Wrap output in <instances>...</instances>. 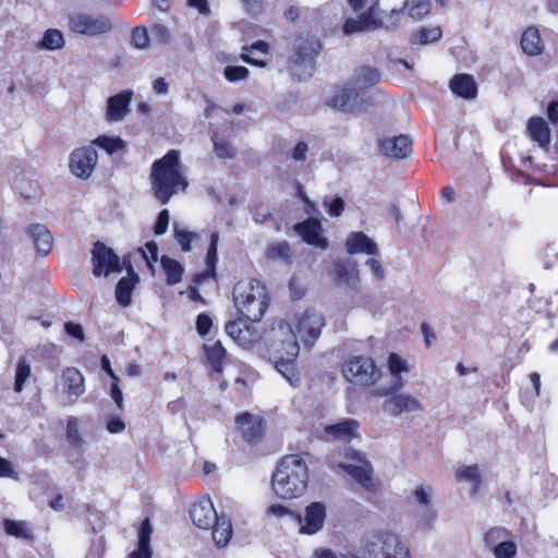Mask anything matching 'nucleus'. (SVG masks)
<instances>
[{"mask_svg": "<svg viewBox=\"0 0 558 558\" xmlns=\"http://www.w3.org/2000/svg\"><path fill=\"white\" fill-rule=\"evenodd\" d=\"M325 326L324 316L316 310H306L298 318L296 330L284 323L279 322L277 327L270 330L269 354L270 361L278 373H280L291 386H299L301 377L295 368V359L300 352L296 335L302 339L304 345L312 348L319 338L322 328Z\"/></svg>", "mask_w": 558, "mask_h": 558, "instance_id": "1", "label": "nucleus"}, {"mask_svg": "<svg viewBox=\"0 0 558 558\" xmlns=\"http://www.w3.org/2000/svg\"><path fill=\"white\" fill-rule=\"evenodd\" d=\"M151 190L155 197L166 205L170 198L187 187V181L181 173L179 151L169 150L154 161L150 172Z\"/></svg>", "mask_w": 558, "mask_h": 558, "instance_id": "2", "label": "nucleus"}, {"mask_svg": "<svg viewBox=\"0 0 558 558\" xmlns=\"http://www.w3.org/2000/svg\"><path fill=\"white\" fill-rule=\"evenodd\" d=\"M308 483V469L305 461L296 456H287L272 475V489L282 499L302 496Z\"/></svg>", "mask_w": 558, "mask_h": 558, "instance_id": "3", "label": "nucleus"}, {"mask_svg": "<svg viewBox=\"0 0 558 558\" xmlns=\"http://www.w3.org/2000/svg\"><path fill=\"white\" fill-rule=\"evenodd\" d=\"M233 301L239 313L246 322H259L268 305L266 287L255 279L240 280L233 287Z\"/></svg>", "mask_w": 558, "mask_h": 558, "instance_id": "4", "label": "nucleus"}, {"mask_svg": "<svg viewBox=\"0 0 558 558\" xmlns=\"http://www.w3.org/2000/svg\"><path fill=\"white\" fill-rule=\"evenodd\" d=\"M352 558H411V555L397 534L380 532L364 537Z\"/></svg>", "mask_w": 558, "mask_h": 558, "instance_id": "5", "label": "nucleus"}, {"mask_svg": "<svg viewBox=\"0 0 558 558\" xmlns=\"http://www.w3.org/2000/svg\"><path fill=\"white\" fill-rule=\"evenodd\" d=\"M319 50L320 44L314 37L298 39L288 60L290 74L298 81L310 78L315 70V58Z\"/></svg>", "mask_w": 558, "mask_h": 558, "instance_id": "6", "label": "nucleus"}, {"mask_svg": "<svg viewBox=\"0 0 558 558\" xmlns=\"http://www.w3.org/2000/svg\"><path fill=\"white\" fill-rule=\"evenodd\" d=\"M344 379L357 387L374 386L381 377V372L372 357L355 355L347 359L341 367Z\"/></svg>", "mask_w": 558, "mask_h": 558, "instance_id": "7", "label": "nucleus"}, {"mask_svg": "<svg viewBox=\"0 0 558 558\" xmlns=\"http://www.w3.org/2000/svg\"><path fill=\"white\" fill-rule=\"evenodd\" d=\"M69 28L77 34L95 37L112 29L110 16L87 12H74L69 15Z\"/></svg>", "mask_w": 558, "mask_h": 558, "instance_id": "8", "label": "nucleus"}, {"mask_svg": "<svg viewBox=\"0 0 558 558\" xmlns=\"http://www.w3.org/2000/svg\"><path fill=\"white\" fill-rule=\"evenodd\" d=\"M333 463L342 471L351 475L366 490L374 489L372 477V465L366 461L360 452L348 448L344 450V458Z\"/></svg>", "mask_w": 558, "mask_h": 558, "instance_id": "9", "label": "nucleus"}, {"mask_svg": "<svg viewBox=\"0 0 558 558\" xmlns=\"http://www.w3.org/2000/svg\"><path fill=\"white\" fill-rule=\"evenodd\" d=\"M93 274L97 277H108L112 272H121L124 267L131 264L129 257L124 256L122 262L116 253L102 242H96L92 251Z\"/></svg>", "mask_w": 558, "mask_h": 558, "instance_id": "10", "label": "nucleus"}, {"mask_svg": "<svg viewBox=\"0 0 558 558\" xmlns=\"http://www.w3.org/2000/svg\"><path fill=\"white\" fill-rule=\"evenodd\" d=\"M326 506L320 501H314L307 505L304 513H295L293 522L299 526V533L304 535H315L325 526Z\"/></svg>", "mask_w": 558, "mask_h": 558, "instance_id": "11", "label": "nucleus"}, {"mask_svg": "<svg viewBox=\"0 0 558 558\" xmlns=\"http://www.w3.org/2000/svg\"><path fill=\"white\" fill-rule=\"evenodd\" d=\"M393 26L395 22L384 23L383 19L377 16V7H371L364 14L355 19H347L342 29L345 35H351L354 33L372 32L379 27L390 28Z\"/></svg>", "mask_w": 558, "mask_h": 558, "instance_id": "12", "label": "nucleus"}, {"mask_svg": "<svg viewBox=\"0 0 558 558\" xmlns=\"http://www.w3.org/2000/svg\"><path fill=\"white\" fill-rule=\"evenodd\" d=\"M98 161L97 150L93 146L76 148L70 156V170L81 179H88Z\"/></svg>", "mask_w": 558, "mask_h": 558, "instance_id": "13", "label": "nucleus"}, {"mask_svg": "<svg viewBox=\"0 0 558 558\" xmlns=\"http://www.w3.org/2000/svg\"><path fill=\"white\" fill-rule=\"evenodd\" d=\"M388 367L393 379L389 385L376 388L373 391V395L376 397L390 396V393L398 392L403 387V380L400 377V374L409 371L407 361L397 353H390L388 357Z\"/></svg>", "mask_w": 558, "mask_h": 558, "instance_id": "14", "label": "nucleus"}, {"mask_svg": "<svg viewBox=\"0 0 558 558\" xmlns=\"http://www.w3.org/2000/svg\"><path fill=\"white\" fill-rule=\"evenodd\" d=\"M218 513L209 498H202L195 501L190 508V517L198 529L209 530L218 520Z\"/></svg>", "mask_w": 558, "mask_h": 558, "instance_id": "15", "label": "nucleus"}, {"mask_svg": "<svg viewBox=\"0 0 558 558\" xmlns=\"http://www.w3.org/2000/svg\"><path fill=\"white\" fill-rule=\"evenodd\" d=\"M383 403V410L393 416H398L404 412H416L423 410L421 402L409 393H391Z\"/></svg>", "mask_w": 558, "mask_h": 558, "instance_id": "16", "label": "nucleus"}, {"mask_svg": "<svg viewBox=\"0 0 558 558\" xmlns=\"http://www.w3.org/2000/svg\"><path fill=\"white\" fill-rule=\"evenodd\" d=\"M331 105L339 110L354 112L365 109L367 101L364 92L344 88L332 98Z\"/></svg>", "mask_w": 558, "mask_h": 558, "instance_id": "17", "label": "nucleus"}, {"mask_svg": "<svg viewBox=\"0 0 558 558\" xmlns=\"http://www.w3.org/2000/svg\"><path fill=\"white\" fill-rule=\"evenodd\" d=\"M379 148L388 157L403 159L412 151V141L408 135L387 137L380 140Z\"/></svg>", "mask_w": 558, "mask_h": 558, "instance_id": "18", "label": "nucleus"}, {"mask_svg": "<svg viewBox=\"0 0 558 558\" xmlns=\"http://www.w3.org/2000/svg\"><path fill=\"white\" fill-rule=\"evenodd\" d=\"M132 96L133 92L131 89H126L109 97L106 111L107 120L111 122L121 121L129 112V106L132 100Z\"/></svg>", "mask_w": 558, "mask_h": 558, "instance_id": "19", "label": "nucleus"}, {"mask_svg": "<svg viewBox=\"0 0 558 558\" xmlns=\"http://www.w3.org/2000/svg\"><path fill=\"white\" fill-rule=\"evenodd\" d=\"M63 389L70 402H75L85 391L84 376L75 367H68L61 376Z\"/></svg>", "mask_w": 558, "mask_h": 558, "instance_id": "20", "label": "nucleus"}, {"mask_svg": "<svg viewBox=\"0 0 558 558\" xmlns=\"http://www.w3.org/2000/svg\"><path fill=\"white\" fill-rule=\"evenodd\" d=\"M295 231L303 238L308 244L315 245L323 250L327 248L328 243L325 238L322 236V223L316 219H307L304 222L296 223L294 227Z\"/></svg>", "mask_w": 558, "mask_h": 558, "instance_id": "21", "label": "nucleus"}, {"mask_svg": "<svg viewBox=\"0 0 558 558\" xmlns=\"http://www.w3.org/2000/svg\"><path fill=\"white\" fill-rule=\"evenodd\" d=\"M236 424L242 433L243 438L248 442L258 440L263 435L262 418L251 413H243L238 415Z\"/></svg>", "mask_w": 558, "mask_h": 558, "instance_id": "22", "label": "nucleus"}, {"mask_svg": "<svg viewBox=\"0 0 558 558\" xmlns=\"http://www.w3.org/2000/svg\"><path fill=\"white\" fill-rule=\"evenodd\" d=\"M349 254L365 253L376 255L378 247L376 243L363 232H351L345 242Z\"/></svg>", "mask_w": 558, "mask_h": 558, "instance_id": "23", "label": "nucleus"}, {"mask_svg": "<svg viewBox=\"0 0 558 558\" xmlns=\"http://www.w3.org/2000/svg\"><path fill=\"white\" fill-rule=\"evenodd\" d=\"M128 276L121 278L116 287V299L122 306H129L132 300V292L138 281L137 274L133 270L132 265L126 267Z\"/></svg>", "mask_w": 558, "mask_h": 558, "instance_id": "24", "label": "nucleus"}, {"mask_svg": "<svg viewBox=\"0 0 558 558\" xmlns=\"http://www.w3.org/2000/svg\"><path fill=\"white\" fill-rule=\"evenodd\" d=\"M28 233L39 254L46 256L51 252L53 245V236L45 225H31L28 228Z\"/></svg>", "mask_w": 558, "mask_h": 558, "instance_id": "25", "label": "nucleus"}, {"mask_svg": "<svg viewBox=\"0 0 558 558\" xmlns=\"http://www.w3.org/2000/svg\"><path fill=\"white\" fill-rule=\"evenodd\" d=\"M218 240L219 234L218 232H213L210 234V245L207 251L206 255V267L207 269L203 272L197 274L194 277V282L197 284L203 283L205 280L209 278H215L216 276V264L218 260Z\"/></svg>", "mask_w": 558, "mask_h": 558, "instance_id": "26", "label": "nucleus"}, {"mask_svg": "<svg viewBox=\"0 0 558 558\" xmlns=\"http://www.w3.org/2000/svg\"><path fill=\"white\" fill-rule=\"evenodd\" d=\"M527 133L531 140L542 148H548L550 144V130L547 122L541 117H534L529 120Z\"/></svg>", "mask_w": 558, "mask_h": 558, "instance_id": "27", "label": "nucleus"}, {"mask_svg": "<svg viewBox=\"0 0 558 558\" xmlns=\"http://www.w3.org/2000/svg\"><path fill=\"white\" fill-rule=\"evenodd\" d=\"M451 92L464 99H472L476 96L477 86L469 74H457L450 81Z\"/></svg>", "mask_w": 558, "mask_h": 558, "instance_id": "28", "label": "nucleus"}, {"mask_svg": "<svg viewBox=\"0 0 558 558\" xmlns=\"http://www.w3.org/2000/svg\"><path fill=\"white\" fill-rule=\"evenodd\" d=\"M359 423L352 418H345L337 424L325 427V433L337 440H349L355 436Z\"/></svg>", "mask_w": 558, "mask_h": 558, "instance_id": "29", "label": "nucleus"}, {"mask_svg": "<svg viewBox=\"0 0 558 558\" xmlns=\"http://www.w3.org/2000/svg\"><path fill=\"white\" fill-rule=\"evenodd\" d=\"M225 329L228 336L242 347L250 345L254 342L253 333L246 325V322L241 319L238 322H229L226 324Z\"/></svg>", "mask_w": 558, "mask_h": 558, "instance_id": "30", "label": "nucleus"}, {"mask_svg": "<svg viewBox=\"0 0 558 558\" xmlns=\"http://www.w3.org/2000/svg\"><path fill=\"white\" fill-rule=\"evenodd\" d=\"M521 47L527 56L535 57L542 53L544 46L537 28L531 26L523 32Z\"/></svg>", "mask_w": 558, "mask_h": 558, "instance_id": "31", "label": "nucleus"}, {"mask_svg": "<svg viewBox=\"0 0 558 558\" xmlns=\"http://www.w3.org/2000/svg\"><path fill=\"white\" fill-rule=\"evenodd\" d=\"M213 539L217 546H226L232 536V524L228 517L218 515L211 526Z\"/></svg>", "mask_w": 558, "mask_h": 558, "instance_id": "32", "label": "nucleus"}, {"mask_svg": "<svg viewBox=\"0 0 558 558\" xmlns=\"http://www.w3.org/2000/svg\"><path fill=\"white\" fill-rule=\"evenodd\" d=\"M405 4L407 0H377L373 7H377V16L379 17H381V14H385L389 11V19L385 23L395 22L396 25Z\"/></svg>", "mask_w": 558, "mask_h": 558, "instance_id": "33", "label": "nucleus"}, {"mask_svg": "<svg viewBox=\"0 0 558 558\" xmlns=\"http://www.w3.org/2000/svg\"><path fill=\"white\" fill-rule=\"evenodd\" d=\"M160 262L167 276V284L174 286L179 283L184 271L182 265L177 259L168 256H162Z\"/></svg>", "mask_w": 558, "mask_h": 558, "instance_id": "34", "label": "nucleus"}, {"mask_svg": "<svg viewBox=\"0 0 558 558\" xmlns=\"http://www.w3.org/2000/svg\"><path fill=\"white\" fill-rule=\"evenodd\" d=\"M204 350L206 352V357L208 363L210 364L213 371L220 373L222 372V362L226 356V350L222 344L217 341L211 345L205 344Z\"/></svg>", "mask_w": 558, "mask_h": 558, "instance_id": "35", "label": "nucleus"}, {"mask_svg": "<svg viewBox=\"0 0 558 558\" xmlns=\"http://www.w3.org/2000/svg\"><path fill=\"white\" fill-rule=\"evenodd\" d=\"M337 280L343 283L354 282L357 278L355 264L350 260H338L335 263Z\"/></svg>", "mask_w": 558, "mask_h": 558, "instance_id": "36", "label": "nucleus"}, {"mask_svg": "<svg viewBox=\"0 0 558 558\" xmlns=\"http://www.w3.org/2000/svg\"><path fill=\"white\" fill-rule=\"evenodd\" d=\"M93 144L104 149L108 155H114L120 151H124L125 143L120 137H111L107 135H100L93 141Z\"/></svg>", "mask_w": 558, "mask_h": 558, "instance_id": "37", "label": "nucleus"}, {"mask_svg": "<svg viewBox=\"0 0 558 558\" xmlns=\"http://www.w3.org/2000/svg\"><path fill=\"white\" fill-rule=\"evenodd\" d=\"M3 525L4 531L8 535L22 539L32 538L31 530L25 521H14L11 519H4Z\"/></svg>", "mask_w": 558, "mask_h": 558, "instance_id": "38", "label": "nucleus"}, {"mask_svg": "<svg viewBox=\"0 0 558 558\" xmlns=\"http://www.w3.org/2000/svg\"><path fill=\"white\" fill-rule=\"evenodd\" d=\"M380 74L375 68H361L356 74L355 82L360 89L373 86L379 82Z\"/></svg>", "mask_w": 558, "mask_h": 558, "instance_id": "39", "label": "nucleus"}, {"mask_svg": "<svg viewBox=\"0 0 558 558\" xmlns=\"http://www.w3.org/2000/svg\"><path fill=\"white\" fill-rule=\"evenodd\" d=\"M64 46L63 34L56 28L46 31L40 41V47L47 50L61 49Z\"/></svg>", "mask_w": 558, "mask_h": 558, "instance_id": "40", "label": "nucleus"}, {"mask_svg": "<svg viewBox=\"0 0 558 558\" xmlns=\"http://www.w3.org/2000/svg\"><path fill=\"white\" fill-rule=\"evenodd\" d=\"M31 376V365L26 359L22 357L19 360L15 369L14 391L21 392L23 390L24 383Z\"/></svg>", "mask_w": 558, "mask_h": 558, "instance_id": "41", "label": "nucleus"}, {"mask_svg": "<svg viewBox=\"0 0 558 558\" xmlns=\"http://www.w3.org/2000/svg\"><path fill=\"white\" fill-rule=\"evenodd\" d=\"M509 536L510 532L507 529L502 526H495L486 532L484 541L486 546L493 549L498 543H502L505 539L509 538Z\"/></svg>", "mask_w": 558, "mask_h": 558, "instance_id": "42", "label": "nucleus"}, {"mask_svg": "<svg viewBox=\"0 0 558 558\" xmlns=\"http://www.w3.org/2000/svg\"><path fill=\"white\" fill-rule=\"evenodd\" d=\"M409 7V15L413 20H420L430 11L429 0H407Z\"/></svg>", "mask_w": 558, "mask_h": 558, "instance_id": "43", "label": "nucleus"}, {"mask_svg": "<svg viewBox=\"0 0 558 558\" xmlns=\"http://www.w3.org/2000/svg\"><path fill=\"white\" fill-rule=\"evenodd\" d=\"M441 29L438 26L435 27H426L420 29L415 34V40L422 45L433 44L440 39L441 37Z\"/></svg>", "mask_w": 558, "mask_h": 558, "instance_id": "44", "label": "nucleus"}, {"mask_svg": "<svg viewBox=\"0 0 558 558\" xmlns=\"http://www.w3.org/2000/svg\"><path fill=\"white\" fill-rule=\"evenodd\" d=\"M214 151L220 159H231L234 157V148L226 140H219L216 134L213 135Z\"/></svg>", "mask_w": 558, "mask_h": 558, "instance_id": "45", "label": "nucleus"}, {"mask_svg": "<svg viewBox=\"0 0 558 558\" xmlns=\"http://www.w3.org/2000/svg\"><path fill=\"white\" fill-rule=\"evenodd\" d=\"M66 440L74 448L81 449L83 447L84 440L80 435L78 427H77V420L75 417H71L68 421Z\"/></svg>", "mask_w": 558, "mask_h": 558, "instance_id": "46", "label": "nucleus"}, {"mask_svg": "<svg viewBox=\"0 0 558 558\" xmlns=\"http://www.w3.org/2000/svg\"><path fill=\"white\" fill-rule=\"evenodd\" d=\"M266 255L271 259L287 260L290 257V246L287 242L272 243L268 246Z\"/></svg>", "mask_w": 558, "mask_h": 558, "instance_id": "47", "label": "nucleus"}, {"mask_svg": "<svg viewBox=\"0 0 558 558\" xmlns=\"http://www.w3.org/2000/svg\"><path fill=\"white\" fill-rule=\"evenodd\" d=\"M492 550L495 558H514L517 554V545L507 538L502 543H498Z\"/></svg>", "mask_w": 558, "mask_h": 558, "instance_id": "48", "label": "nucleus"}, {"mask_svg": "<svg viewBox=\"0 0 558 558\" xmlns=\"http://www.w3.org/2000/svg\"><path fill=\"white\" fill-rule=\"evenodd\" d=\"M458 481H468L472 483H481V476L477 465H466L459 468L456 473Z\"/></svg>", "mask_w": 558, "mask_h": 558, "instance_id": "49", "label": "nucleus"}, {"mask_svg": "<svg viewBox=\"0 0 558 558\" xmlns=\"http://www.w3.org/2000/svg\"><path fill=\"white\" fill-rule=\"evenodd\" d=\"M223 74L226 80L235 83L245 80L248 76L250 71L242 65H228L225 68Z\"/></svg>", "mask_w": 558, "mask_h": 558, "instance_id": "50", "label": "nucleus"}, {"mask_svg": "<svg viewBox=\"0 0 558 558\" xmlns=\"http://www.w3.org/2000/svg\"><path fill=\"white\" fill-rule=\"evenodd\" d=\"M138 253L146 260L147 266L154 269L153 263L158 259V245L156 242L150 241L145 244V247L138 248Z\"/></svg>", "mask_w": 558, "mask_h": 558, "instance_id": "51", "label": "nucleus"}, {"mask_svg": "<svg viewBox=\"0 0 558 558\" xmlns=\"http://www.w3.org/2000/svg\"><path fill=\"white\" fill-rule=\"evenodd\" d=\"M132 44L137 49H145L149 44V35L145 27H135L132 31Z\"/></svg>", "mask_w": 558, "mask_h": 558, "instance_id": "52", "label": "nucleus"}, {"mask_svg": "<svg viewBox=\"0 0 558 558\" xmlns=\"http://www.w3.org/2000/svg\"><path fill=\"white\" fill-rule=\"evenodd\" d=\"M174 238L181 246V250L184 252H189L191 250V241L195 236L194 233L189 232L186 230H181L178 228L177 223H174Z\"/></svg>", "mask_w": 558, "mask_h": 558, "instance_id": "53", "label": "nucleus"}, {"mask_svg": "<svg viewBox=\"0 0 558 558\" xmlns=\"http://www.w3.org/2000/svg\"><path fill=\"white\" fill-rule=\"evenodd\" d=\"M0 477L19 481V473L15 471L11 461L0 457Z\"/></svg>", "mask_w": 558, "mask_h": 558, "instance_id": "54", "label": "nucleus"}, {"mask_svg": "<svg viewBox=\"0 0 558 558\" xmlns=\"http://www.w3.org/2000/svg\"><path fill=\"white\" fill-rule=\"evenodd\" d=\"M153 40L159 44H165L169 40L170 34L168 28L162 24H154L150 29Z\"/></svg>", "mask_w": 558, "mask_h": 558, "instance_id": "55", "label": "nucleus"}, {"mask_svg": "<svg viewBox=\"0 0 558 558\" xmlns=\"http://www.w3.org/2000/svg\"><path fill=\"white\" fill-rule=\"evenodd\" d=\"M325 207L330 216L339 217L344 209V202L341 197L324 202Z\"/></svg>", "mask_w": 558, "mask_h": 558, "instance_id": "56", "label": "nucleus"}, {"mask_svg": "<svg viewBox=\"0 0 558 558\" xmlns=\"http://www.w3.org/2000/svg\"><path fill=\"white\" fill-rule=\"evenodd\" d=\"M169 225V211L168 209H162L157 217L154 231L157 235L163 234Z\"/></svg>", "mask_w": 558, "mask_h": 558, "instance_id": "57", "label": "nucleus"}, {"mask_svg": "<svg viewBox=\"0 0 558 558\" xmlns=\"http://www.w3.org/2000/svg\"><path fill=\"white\" fill-rule=\"evenodd\" d=\"M213 325L211 318L207 314H199L196 318V329L201 336L209 332Z\"/></svg>", "mask_w": 558, "mask_h": 558, "instance_id": "58", "label": "nucleus"}, {"mask_svg": "<svg viewBox=\"0 0 558 558\" xmlns=\"http://www.w3.org/2000/svg\"><path fill=\"white\" fill-rule=\"evenodd\" d=\"M151 533H153V526L150 524L149 519L146 518L142 522L140 531H138V542L145 543V544H150V535H151Z\"/></svg>", "mask_w": 558, "mask_h": 558, "instance_id": "59", "label": "nucleus"}, {"mask_svg": "<svg viewBox=\"0 0 558 558\" xmlns=\"http://www.w3.org/2000/svg\"><path fill=\"white\" fill-rule=\"evenodd\" d=\"M268 514L282 518L288 517L293 522V515H295L294 512H292L290 509L282 505H271L268 507L267 510Z\"/></svg>", "mask_w": 558, "mask_h": 558, "instance_id": "60", "label": "nucleus"}, {"mask_svg": "<svg viewBox=\"0 0 558 558\" xmlns=\"http://www.w3.org/2000/svg\"><path fill=\"white\" fill-rule=\"evenodd\" d=\"M150 544L138 542V546L135 550L128 555L126 558H151Z\"/></svg>", "mask_w": 558, "mask_h": 558, "instance_id": "61", "label": "nucleus"}, {"mask_svg": "<svg viewBox=\"0 0 558 558\" xmlns=\"http://www.w3.org/2000/svg\"><path fill=\"white\" fill-rule=\"evenodd\" d=\"M125 429V423L118 416H110L107 422V430L111 434L122 433Z\"/></svg>", "mask_w": 558, "mask_h": 558, "instance_id": "62", "label": "nucleus"}, {"mask_svg": "<svg viewBox=\"0 0 558 558\" xmlns=\"http://www.w3.org/2000/svg\"><path fill=\"white\" fill-rule=\"evenodd\" d=\"M308 146L304 142H299L291 151V158L295 161H303L306 158Z\"/></svg>", "mask_w": 558, "mask_h": 558, "instance_id": "63", "label": "nucleus"}, {"mask_svg": "<svg viewBox=\"0 0 558 558\" xmlns=\"http://www.w3.org/2000/svg\"><path fill=\"white\" fill-rule=\"evenodd\" d=\"M64 328L66 333L70 335L71 337H74L80 341L84 340L83 327L80 324H74L70 322L64 325Z\"/></svg>", "mask_w": 558, "mask_h": 558, "instance_id": "64", "label": "nucleus"}]
</instances>
